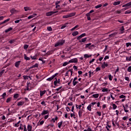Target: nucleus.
Segmentation results:
<instances>
[{"label": "nucleus", "mask_w": 131, "mask_h": 131, "mask_svg": "<svg viewBox=\"0 0 131 131\" xmlns=\"http://www.w3.org/2000/svg\"><path fill=\"white\" fill-rule=\"evenodd\" d=\"M86 36V34H85V33H83L82 34H81L80 36H78L77 38V39L78 40H80V39H81V38H82V37H84V36Z\"/></svg>", "instance_id": "423d86ee"}, {"label": "nucleus", "mask_w": 131, "mask_h": 131, "mask_svg": "<svg viewBox=\"0 0 131 131\" xmlns=\"http://www.w3.org/2000/svg\"><path fill=\"white\" fill-rule=\"evenodd\" d=\"M37 14L36 13H34V14L32 15H30L28 17V19H32L34 17H35V16H37Z\"/></svg>", "instance_id": "412c9836"}, {"label": "nucleus", "mask_w": 131, "mask_h": 131, "mask_svg": "<svg viewBox=\"0 0 131 131\" xmlns=\"http://www.w3.org/2000/svg\"><path fill=\"white\" fill-rule=\"evenodd\" d=\"M112 106H113V110H115V109H116V108H117V105H116V104H113Z\"/></svg>", "instance_id": "ea45409f"}, {"label": "nucleus", "mask_w": 131, "mask_h": 131, "mask_svg": "<svg viewBox=\"0 0 131 131\" xmlns=\"http://www.w3.org/2000/svg\"><path fill=\"white\" fill-rule=\"evenodd\" d=\"M120 31H121V34H122L124 32V27L122 26L120 28Z\"/></svg>", "instance_id": "dca6fc26"}, {"label": "nucleus", "mask_w": 131, "mask_h": 131, "mask_svg": "<svg viewBox=\"0 0 131 131\" xmlns=\"http://www.w3.org/2000/svg\"><path fill=\"white\" fill-rule=\"evenodd\" d=\"M108 59H109V56H105L103 59V61H106V60H107Z\"/></svg>", "instance_id": "bf43d9fd"}, {"label": "nucleus", "mask_w": 131, "mask_h": 131, "mask_svg": "<svg viewBox=\"0 0 131 131\" xmlns=\"http://www.w3.org/2000/svg\"><path fill=\"white\" fill-rule=\"evenodd\" d=\"M119 98L120 99H124V98H126V97L123 95H121L119 96Z\"/></svg>", "instance_id": "603ef678"}, {"label": "nucleus", "mask_w": 131, "mask_h": 131, "mask_svg": "<svg viewBox=\"0 0 131 131\" xmlns=\"http://www.w3.org/2000/svg\"><path fill=\"white\" fill-rule=\"evenodd\" d=\"M125 79L127 80V81H129V78H128V77H125Z\"/></svg>", "instance_id": "774afa93"}, {"label": "nucleus", "mask_w": 131, "mask_h": 131, "mask_svg": "<svg viewBox=\"0 0 131 131\" xmlns=\"http://www.w3.org/2000/svg\"><path fill=\"white\" fill-rule=\"evenodd\" d=\"M62 18H63V19H67V18H70V17H69V15L68 14V15H63V16H62Z\"/></svg>", "instance_id": "49530a36"}, {"label": "nucleus", "mask_w": 131, "mask_h": 131, "mask_svg": "<svg viewBox=\"0 0 131 131\" xmlns=\"http://www.w3.org/2000/svg\"><path fill=\"white\" fill-rule=\"evenodd\" d=\"M82 112H83L82 110L79 111V112H78V115H79V118H81V117L82 116Z\"/></svg>", "instance_id": "f3484780"}, {"label": "nucleus", "mask_w": 131, "mask_h": 131, "mask_svg": "<svg viewBox=\"0 0 131 131\" xmlns=\"http://www.w3.org/2000/svg\"><path fill=\"white\" fill-rule=\"evenodd\" d=\"M95 61V59L93 58L90 61L89 63L90 64H92V63H93V62Z\"/></svg>", "instance_id": "e2e57ef3"}, {"label": "nucleus", "mask_w": 131, "mask_h": 131, "mask_svg": "<svg viewBox=\"0 0 131 131\" xmlns=\"http://www.w3.org/2000/svg\"><path fill=\"white\" fill-rule=\"evenodd\" d=\"M28 47H29V45L25 44V45L24 46V49L25 50H27V49H28Z\"/></svg>", "instance_id": "de8ad7c7"}, {"label": "nucleus", "mask_w": 131, "mask_h": 131, "mask_svg": "<svg viewBox=\"0 0 131 131\" xmlns=\"http://www.w3.org/2000/svg\"><path fill=\"white\" fill-rule=\"evenodd\" d=\"M11 30H13V28L10 27V28H8V29H6L5 30V32H6V33H8V32H9V31H11Z\"/></svg>", "instance_id": "c85d7f7f"}, {"label": "nucleus", "mask_w": 131, "mask_h": 131, "mask_svg": "<svg viewBox=\"0 0 131 131\" xmlns=\"http://www.w3.org/2000/svg\"><path fill=\"white\" fill-rule=\"evenodd\" d=\"M21 122V121H19L17 123L15 124L14 126L15 127H19V124Z\"/></svg>", "instance_id": "4c0bfd02"}, {"label": "nucleus", "mask_w": 131, "mask_h": 131, "mask_svg": "<svg viewBox=\"0 0 131 131\" xmlns=\"http://www.w3.org/2000/svg\"><path fill=\"white\" fill-rule=\"evenodd\" d=\"M101 71V68H100V67H97L96 68L95 71H96V72H98V71Z\"/></svg>", "instance_id": "13d9d810"}, {"label": "nucleus", "mask_w": 131, "mask_h": 131, "mask_svg": "<svg viewBox=\"0 0 131 131\" xmlns=\"http://www.w3.org/2000/svg\"><path fill=\"white\" fill-rule=\"evenodd\" d=\"M102 4H100L98 5H97L95 7V9H100V8L102 7Z\"/></svg>", "instance_id": "e433bc0d"}, {"label": "nucleus", "mask_w": 131, "mask_h": 131, "mask_svg": "<svg viewBox=\"0 0 131 131\" xmlns=\"http://www.w3.org/2000/svg\"><path fill=\"white\" fill-rule=\"evenodd\" d=\"M24 10L25 12H27V11H31V8H30V7H25Z\"/></svg>", "instance_id": "a878e982"}, {"label": "nucleus", "mask_w": 131, "mask_h": 131, "mask_svg": "<svg viewBox=\"0 0 131 131\" xmlns=\"http://www.w3.org/2000/svg\"><path fill=\"white\" fill-rule=\"evenodd\" d=\"M126 60L127 61H131V56H129V57L126 56Z\"/></svg>", "instance_id": "8fccbe9b"}, {"label": "nucleus", "mask_w": 131, "mask_h": 131, "mask_svg": "<svg viewBox=\"0 0 131 131\" xmlns=\"http://www.w3.org/2000/svg\"><path fill=\"white\" fill-rule=\"evenodd\" d=\"M81 107H82V105H78L77 104H76V107L77 109H81Z\"/></svg>", "instance_id": "37998d69"}, {"label": "nucleus", "mask_w": 131, "mask_h": 131, "mask_svg": "<svg viewBox=\"0 0 131 131\" xmlns=\"http://www.w3.org/2000/svg\"><path fill=\"white\" fill-rule=\"evenodd\" d=\"M86 39H88V38L85 37L84 38H82L79 41V42H85V41L86 40Z\"/></svg>", "instance_id": "5701e85b"}, {"label": "nucleus", "mask_w": 131, "mask_h": 131, "mask_svg": "<svg viewBox=\"0 0 131 131\" xmlns=\"http://www.w3.org/2000/svg\"><path fill=\"white\" fill-rule=\"evenodd\" d=\"M121 12H122V11H121V10H117L116 11L117 14H121Z\"/></svg>", "instance_id": "0e129e2a"}, {"label": "nucleus", "mask_w": 131, "mask_h": 131, "mask_svg": "<svg viewBox=\"0 0 131 131\" xmlns=\"http://www.w3.org/2000/svg\"><path fill=\"white\" fill-rule=\"evenodd\" d=\"M10 21V18H8L5 20L4 21L0 23V25H3V24H5V23H7V22H9Z\"/></svg>", "instance_id": "a211bd4d"}, {"label": "nucleus", "mask_w": 131, "mask_h": 131, "mask_svg": "<svg viewBox=\"0 0 131 131\" xmlns=\"http://www.w3.org/2000/svg\"><path fill=\"white\" fill-rule=\"evenodd\" d=\"M92 97H93V98H99V94H94L92 95Z\"/></svg>", "instance_id": "72a5a7b5"}, {"label": "nucleus", "mask_w": 131, "mask_h": 131, "mask_svg": "<svg viewBox=\"0 0 131 131\" xmlns=\"http://www.w3.org/2000/svg\"><path fill=\"white\" fill-rule=\"evenodd\" d=\"M30 57L32 60H36V56H31Z\"/></svg>", "instance_id": "6e6d98bb"}, {"label": "nucleus", "mask_w": 131, "mask_h": 131, "mask_svg": "<svg viewBox=\"0 0 131 131\" xmlns=\"http://www.w3.org/2000/svg\"><path fill=\"white\" fill-rule=\"evenodd\" d=\"M59 73H56L54 75H52L51 77L48 78L47 79V81H52L54 78H55V76H57V75H58Z\"/></svg>", "instance_id": "f03ea898"}, {"label": "nucleus", "mask_w": 131, "mask_h": 131, "mask_svg": "<svg viewBox=\"0 0 131 131\" xmlns=\"http://www.w3.org/2000/svg\"><path fill=\"white\" fill-rule=\"evenodd\" d=\"M86 36V34H85V33H83L82 34H81L80 36H78L77 38V39L78 40H80V39H81V38H82V37H84V36Z\"/></svg>", "instance_id": "6e6552de"}, {"label": "nucleus", "mask_w": 131, "mask_h": 131, "mask_svg": "<svg viewBox=\"0 0 131 131\" xmlns=\"http://www.w3.org/2000/svg\"><path fill=\"white\" fill-rule=\"evenodd\" d=\"M125 7H131V1L122 6V8H124Z\"/></svg>", "instance_id": "4468645a"}, {"label": "nucleus", "mask_w": 131, "mask_h": 131, "mask_svg": "<svg viewBox=\"0 0 131 131\" xmlns=\"http://www.w3.org/2000/svg\"><path fill=\"white\" fill-rule=\"evenodd\" d=\"M14 42H15V40H10L9 41V43H11V44L14 43Z\"/></svg>", "instance_id": "69168bd1"}, {"label": "nucleus", "mask_w": 131, "mask_h": 131, "mask_svg": "<svg viewBox=\"0 0 131 131\" xmlns=\"http://www.w3.org/2000/svg\"><path fill=\"white\" fill-rule=\"evenodd\" d=\"M23 105H24V101H20L17 103V106H23Z\"/></svg>", "instance_id": "cd10ccee"}, {"label": "nucleus", "mask_w": 131, "mask_h": 131, "mask_svg": "<svg viewBox=\"0 0 131 131\" xmlns=\"http://www.w3.org/2000/svg\"><path fill=\"white\" fill-rule=\"evenodd\" d=\"M92 56H93V55L90 54V55H89V54H84V58L86 59H88V58H91V57H92Z\"/></svg>", "instance_id": "2eb2a0df"}, {"label": "nucleus", "mask_w": 131, "mask_h": 131, "mask_svg": "<svg viewBox=\"0 0 131 131\" xmlns=\"http://www.w3.org/2000/svg\"><path fill=\"white\" fill-rule=\"evenodd\" d=\"M46 93H47L46 90L40 91V98H42V96H43V95H45V94H46Z\"/></svg>", "instance_id": "ddd939ff"}, {"label": "nucleus", "mask_w": 131, "mask_h": 131, "mask_svg": "<svg viewBox=\"0 0 131 131\" xmlns=\"http://www.w3.org/2000/svg\"><path fill=\"white\" fill-rule=\"evenodd\" d=\"M56 80L54 81V85H57V83H59V82L58 81V80H57L56 78H55Z\"/></svg>", "instance_id": "c03bdc74"}, {"label": "nucleus", "mask_w": 131, "mask_h": 131, "mask_svg": "<svg viewBox=\"0 0 131 131\" xmlns=\"http://www.w3.org/2000/svg\"><path fill=\"white\" fill-rule=\"evenodd\" d=\"M41 105H42L43 106H47V103H46V102L43 101L41 102Z\"/></svg>", "instance_id": "4d7b16f0"}, {"label": "nucleus", "mask_w": 131, "mask_h": 131, "mask_svg": "<svg viewBox=\"0 0 131 131\" xmlns=\"http://www.w3.org/2000/svg\"><path fill=\"white\" fill-rule=\"evenodd\" d=\"M108 66L109 64H108V63L105 62H103V63H101V68L102 69H105V68H106V67H108Z\"/></svg>", "instance_id": "1a4fd4ad"}, {"label": "nucleus", "mask_w": 131, "mask_h": 131, "mask_svg": "<svg viewBox=\"0 0 131 131\" xmlns=\"http://www.w3.org/2000/svg\"><path fill=\"white\" fill-rule=\"evenodd\" d=\"M27 129H28V131H32V126L28 124L27 126Z\"/></svg>", "instance_id": "6ab92c4d"}, {"label": "nucleus", "mask_w": 131, "mask_h": 131, "mask_svg": "<svg viewBox=\"0 0 131 131\" xmlns=\"http://www.w3.org/2000/svg\"><path fill=\"white\" fill-rule=\"evenodd\" d=\"M4 73H5V70H3L0 72V76H2Z\"/></svg>", "instance_id": "5fc2aeb1"}, {"label": "nucleus", "mask_w": 131, "mask_h": 131, "mask_svg": "<svg viewBox=\"0 0 131 131\" xmlns=\"http://www.w3.org/2000/svg\"><path fill=\"white\" fill-rule=\"evenodd\" d=\"M113 77L112 76V75L111 74H110L108 75V79H109V80H110L111 81L112 80Z\"/></svg>", "instance_id": "09e8293b"}, {"label": "nucleus", "mask_w": 131, "mask_h": 131, "mask_svg": "<svg viewBox=\"0 0 131 131\" xmlns=\"http://www.w3.org/2000/svg\"><path fill=\"white\" fill-rule=\"evenodd\" d=\"M78 62V60L76 58H73L69 61V62L70 63H77Z\"/></svg>", "instance_id": "20e7f679"}, {"label": "nucleus", "mask_w": 131, "mask_h": 131, "mask_svg": "<svg viewBox=\"0 0 131 131\" xmlns=\"http://www.w3.org/2000/svg\"><path fill=\"white\" fill-rule=\"evenodd\" d=\"M10 13H11V15H14V14H17L18 11L15 9V8H12L10 10Z\"/></svg>", "instance_id": "9b49d317"}, {"label": "nucleus", "mask_w": 131, "mask_h": 131, "mask_svg": "<svg viewBox=\"0 0 131 131\" xmlns=\"http://www.w3.org/2000/svg\"><path fill=\"white\" fill-rule=\"evenodd\" d=\"M68 64H70L69 61H68V62L66 61V62H63V63L62 64V66L63 67H65V66H67V65H68Z\"/></svg>", "instance_id": "7c9ffc66"}, {"label": "nucleus", "mask_w": 131, "mask_h": 131, "mask_svg": "<svg viewBox=\"0 0 131 131\" xmlns=\"http://www.w3.org/2000/svg\"><path fill=\"white\" fill-rule=\"evenodd\" d=\"M72 35L73 36H76V35H78V31H75L73 32Z\"/></svg>", "instance_id": "bb28decb"}, {"label": "nucleus", "mask_w": 131, "mask_h": 131, "mask_svg": "<svg viewBox=\"0 0 131 131\" xmlns=\"http://www.w3.org/2000/svg\"><path fill=\"white\" fill-rule=\"evenodd\" d=\"M24 59L25 60H26V61L30 60V58L27 57V55H26V54H24Z\"/></svg>", "instance_id": "393cba45"}, {"label": "nucleus", "mask_w": 131, "mask_h": 131, "mask_svg": "<svg viewBox=\"0 0 131 131\" xmlns=\"http://www.w3.org/2000/svg\"><path fill=\"white\" fill-rule=\"evenodd\" d=\"M47 114H49V110H43L41 114H39V117H40V115H46Z\"/></svg>", "instance_id": "9d476101"}, {"label": "nucleus", "mask_w": 131, "mask_h": 131, "mask_svg": "<svg viewBox=\"0 0 131 131\" xmlns=\"http://www.w3.org/2000/svg\"><path fill=\"white\" fill-rule=\"evenodd\" d=\"M126 48H128V47H131V42H127L126 43Z\"/></svg>", "instance_id": "3c124183"}, {"label": "nucleus", "mask_w": 131, "mask_h": 131, "mask_svg": "<svg viewBox=\"0 0 131 131\" xmlns=\"http://www.w3.org/2000/svg\"><path fill=\"white\" fill-rule=\"evenodd\" d=\"M21 63V61H18L15 62V63H14V66H15V67L16 68H19V66H20V64Z\"/></svg>", "instance_id": "f8f14e48"}, {"label": "nucleus", "mask_w": 131, "mask_h": 131, "mask_svg": "<svg viewBox=\"0 0 131 131\" xmlns=\"http://www.w3.org/2000/svg\"><path fill=\"white\" fill-rule=\"evenodd\" d=\"M90 46H92V43H88V44H86L85 45V49L89 48V47H90Z\"/></svg>", "instance_id": "a18cd8bd"}, {"label": "nucleus", "mask_w": 131, "mask_h": 131, "mask_svg": "<svg viewBox=\"0 0 131 131\" xmlns=\"http://www.w3.org/2000/svg\"><path fill=\"white\" fill-rule=\"evenodd\" d=\"M47 30H48V31H53V29L52 28V27H48Z\"/></svg>", "instance_id": "79ce46f5"}, {"label": "nucleus", "mask_w": 131, "mask_h": 131, "mask_svg": "<svg viewBox=\"0 0 131 131\" xmlns=\"http://www.w3.org/2000/svg\"><path fill=\"white\" fill-rule=\"evenodd\" d=\"M65 43V40H60L56 42V43L55 44L54 47L55 48H57V47H60L61 46H63Z\"/></svg>", "instance_id": "f257e3e1"}, {"label": "nucleus", "mask_w": 131, "mask_h": 131, "mask_svg": "<svg viewBox=\"0 0 131 131\" xmlns=\"http://www.w3.org/2000/svg\"><path fill=\"white\" fill-rule=\"evenodd\" d=\"M116 34H117V32H114V33L109 35V37H114L115 36V35H116Z\"/></svg>", "instance_id": "aec40b11"}, {"label": "nucleus", "mask_w": 131, "mask_h": 131, "mask_svg": "<svg viewBox=\"0 0 131 131\" xmlns=\"http://www.w3.org/2000/svg\"><path fill=\"white\" fill-rule=\"evenodd\" d=\"M86 36V34H85V33H83L82 34H81L80 36H78L77 38V39L78 40H80V39H81V38H82V37H84V36Z\"/></svg>", "instance_id": "0eeeda50"}, {"label": "nucleus", "mask_w": 131, "mask_h": 131, "mask_svg": "<svg viewBox=\"0 0 131 131\" xmlns=\"http://www.w3.org/2000/svg\"><path fill=\"white\" fill-rule=\"evenodd\" d=\"M6 96H7V93H6V92H5V93H3V95L1 96V97H3V98H1V99H5V98L6 97Z\"/></svg>", "instance_id": "a19ab883"}, {"label": "nucleus", "mask_w": 131, "mask_h": 131, "mask_svg": "<svg viewBox=\"0 0 131 131\" xmlns=\"http://www.w3.org/2000/svg\"><path fill=\"white\" fill-rule=\"evenodd\" d=\"M34 66V68H35V67L36 68H38V63H35L34 65H33Z\"/></svg>", "instance_id": "680f3d73"}, {"label": "nucleus", "mask_w": 131, "mask_h": 131, "mask_svg": "<svg viewBox=\"0 0 131 131\" xmlns=\"http://www.w3.org/2000/svg\"><path fill=\"white\" fill-rule=\"evenodd\" d=\"M11 100H12V98L11 97L8 98L7 99L6 103H10V102H11Z\"/></svg>", "instance_id": "58836bf2"}, {"label": "nucleus", "mask_w": 131, "mask_h": 131, "mask_svg": "<svg viewBox=\"0 0 131 131\" xmlns=\"http://www.w3.org/2000/svg\"><path fill=\"white\" fill-rule=\"evenodd\" d=\"M87 109L89 111H92V104H89L87 107Z\"/></svg>", "instance_id": "2f4dec72"}, {"label": "nucleus", "mask_w": 131, "mask_h": 131, "mask_svg": "<svg viewBox=\"0 0 131 131\" xmlns=\"http://www.w3.org/2000/svg\"><path fill=\"white\" fill-rule=\"evenodd\" d=\"M131 13V10H127L125 12V14H130Z\"/></svg>", "instance_id": "052dcab7"}, {"label": "nucleus", "mask_w": 131, "mask_h": 131, "mask_svg": "<svg viewBox=\"0 0 131 131\" xmlns=\"http://www.w3.org/2000/svg\"><path fill=\"white\" fill-rule=\"evenodd\" d=\"M102 92H103V93H105V92H108V89L104 88L102 89Z\"/></svg>", "instance_id": "864d4df0"}, {"label": "nucleus", "mask_w": 131, "mask_h": 131, "mask_svg": "<svg viewBox=\"0 0 131 131\" xmlns=\"http://www.w3.org/2000/svg\"><path fill=\"white\" fill-rule=\"evenodd\" d=\"M77 83H78V81H73V85L74 86H75V85H76L77 84Z\"/></svg>", "instance_id": "f704fd0d"}, {"label": "nucleus", "mask_w": 131, "mask_h": 131, "mask_svg": "<svg viewBox=\"0 0 131 131\" xmlns=\"http://www.w3.org/2000/svg\"><path fill=\"white\" fill-rule=\"evenodd\" d=\"M62 124H63V121H61V122H60L58 123L59 128H61V126H62Z\"/></svg>", "instance_id": "c756f323"}, {"label": "nucleus", "mask_w": 131, "mask_h": 131, "mask_svg": "<svg viewBox=\"0 0 131 131\" xmlns=\"http://www.w3.org/2000/svg\"><path fill=\"white\" fill-rule=\"evenodd\" d=\"M56 13H58V11H50L46 13V16L49 17L50 16H52L53 14H56Z\"/></svg>", "instance_id": "7ed1b4c3"}, {"label": "nucleus", "mask_w": 131, "mask_h": 131, "mask_svg": "<svg viewBox=\"0 0 131 131\" xmlns=\"http://www.w3.org/2000/svg\"><path fill=\"white\" fill-rule=\"evenodd\" d=\"M75 14H76L75 12H72V13H69L68 14L69 15V17L70 18H71V17H73V16H75Z\"/></svg>", "instance_id": "b1692460"}, {"label": "nucleus", "mask_w": 131, "mask_h": 131, "mask_svg": "<svg viewBox=\"0 0 131 131\" xmlns=\"http://www.w3.org/2000/svg\"><path fill=\"white\" fill-rule=\"evenodd\" d=\"M86 36V34H85V33H83L82 34H81L80 36H78L77 38V39L78 40H80V39H81V38H82V37H84V36Z\"/></svg>", "instance_id": "39448f33"}, {"label": "nucleus", "mask_w": 131, "mask_h": 131, "mask_svg": "<svg viewBox=\"0 0 131 131\" xmlns=\"http://www.w3.org/2000/svg\"><path fill=\"white\" fill-rule=\"evenodd\" d=\"M19 94H15L13 96V98H14V99H18V97H19Z\"/></svg>", "instance_id": "c9c22d12"}, {"label": "nucleus", "mask_w": 131, "mask_h": 131, "mask_svg": "<svg viewBox=\"0 0 131 131\" xmlns=\"http://www.w3.org/2000/svg\"><path fill=\"white\" fill-rule=\"evenodd\" d=\"M61 1H56L55 2V5H59V4H60Z\"/></svg>", "instance_id": "338daca9"}, {"label": "nucleus", "mask_w": 131, "mask_h": 131, "mask_svg": "<svg viewBox=\"0 0 131 131\" xmlns=\"http://www.w3.org/2000/svg\"><path fill=\"white\" fill-rule=\"evenodd\" d=\"M79 27V25H77L76 26H75L74 27L72 28L71 29V31H73L75 30V29H77V28H78Z\"/></svg>", "instance_id": "4be33fe9"}, {"label": "nucleus", "mask_w": 131, "mask_h": 131, "mask_svg": "<svg viewBox=\"0 0 131 131\" xmlns=\"http://www.w3.org/2000/svg\"><path fill=\"white\" fill-rule=\"evenodd\" d=\"M118 5H120V2L118 1V2H115L114 3L113 5L114 6H117Z\"/></svg>", "instance_id": "473e14b6"}]
</instances>
